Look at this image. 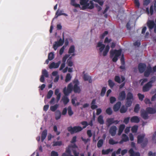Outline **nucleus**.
Masks as SVG:
<instances>
[{
  "label": "nucleus",
  "instance_id": "1",
  "mask_svg": "<svg viewBox=\"0 0 156 156\" xmlns=\"http://www.w3.org/2000/svg\"><path fill=\"white\" fill-rule=\"evenodd\" d=\"M96 47H99V50L100 55H101L102 51L105 48V50L102 52V55L103 56H105L107 55L110 49V46L109 45H108L105 47V45L102 44V42L100 41L98 43Z\"/></svg>",
  "mask_w": 156,
  "mask_h": 156
},
{
  "label": "nucleus",
  "instance_id": "2",
  "mask_svg": "<svg viewBox=\"0 0 156 156\" xmlns=\"http://www.w3.org/2000/svg\"><path fill=\"white\" fill-rule=\"evenodd\" d=\"M122 50L121 49L119 50H111L110 51V58H112V61L114 62H116L118 60V57L121 55Z\"/></svg>",
  "mask_w": 156,
  "mask_h": 156
},
{
  "label": "nucleus",
  "instance_id": "3",
  "mask_svg": "<svg viewBox=\"0 0 156 156\" xmlns=\"http://www.w3.org/2000/svg\"><path fill=\"white\" fill-rule=\"evenodd\" d=\"M145 135L144 134L138 135L137 136V143L140 144L142 148H144L147 145L148 140L146 138H145Z\"/></svg>",
  "mask_w": 156,
  "mask_h": 156
},
{
  "label": "nucleus",
  "instance_id": "4",
  "mask_svg": "<svg viewBox=\"0 0 156 156\" xmlns=\"http://www.w3.org/2000/svg\"><path fill=\"white\" fill-rule=\"evenodd\" d=\"M88 0H86L84 4H82L81 3V0H80V4L83 6L82 8H80V9L84 10L86 9H92L94 8V4L93 2L91 1H89L88 2Z\"/></svg>",
  "mask_w": 156,
  "mask_h": 156
},
{
  "label": "nucleus",
  "instance_id": "5",
  "mask_svg": "<svg viewBox=\"0 0 156 156\" xmlns=\"http://www.w3.org/2000/svg\"><path fill=\"white\" fill-rule=\"evenodd\" d=\"M126 105L127 107L131 106L132 103V101L133 100V94L130 92L128 93L126 98Z\"/></svg>",
  "mask_w": 156,
  "mask_h": 156
},
{
  "label": "nucleus",
  "instance_id": "6",
  "mask_svg": "<svg viewBox=\"0 0 156 156\" xmlns=\"http://www.w3.org/2000/svg\"><path fill=\"white\" fill-rule=\"evenodd\" d=\"M119 121L114 120V118H108L106 120V125L107 127H108L113 124L117 125L119 123Z\"/></svg>",
  "mask_w": 156,
  "mask_h": 156
},
{
  "label": "nucleus",
  "instance_id": "7",
  "mask_svg": "<svg viewBox=\"0 0 156 156\" xmlns=\"http://www.w3.org/2000/svg\"><path fill=\"white\" fill-rule=\"evenodd\" d=\"M64 41V38H63L62 40L61 38H60L58 41L55 42L53 46L54 50H56L58 47L62 46L63 44Z\"/></svg>",
  "mask_w": 156,
  "mask_h": 156
},
{
  "label": "nucleus",
  "instance_id": "8",
  "mask_svg": "<svg viewBox=\"0 0 156 156\" xmlns=\"http://www.w3.org/2000/svg\"><path fill=\"white\" fill-rule=\"evenodd\" d=\"M75 83L73 87L74 92L75 93H80L81 91L80 89L78 86L79 84V82L77 80H75L74 81Z\"/></svg>",
  "mask_w": 156,
  "mask_h": 156
},
{
  "label": "nucleus",
  "instance_id": "9",
  "mask_svg": "<svg viewBox=\"0 0 156 156\" xmlns=\"http://www.w3.org/2000/svg\"><path fill=\"white\" fill-rule=\"evenodd\" d=\"M147 68V66L145 63H140L138 64V69L140 73H143Z\"/></svg>",
  "mask_w": 156,
  "mask_h": 156
},
{
  "label": "nucleus",
  "instance_id": "10",
  "mask_svg": "<svg viewBox=\"0 0 156 156\" xmlns=\"http://www.w3.org/2000/svg\"><path fill=\"white\" fill-rule=\"evenodd\" d=\"M144 76L146 77H147L149 76L151 73H152V68L149 65H148L147 67L146 70H145L144 72Z\"/></svg>",
  "mask_w": 156,
  "mask_h": 156
},
{
  "label": "nucleus",
  "instance_id": "11",
  "mask_svg": "<svg viewBox=\"0 0 156 156\" xmlns=\"http://www.w3.org/2000/svg\"><path fill=\"white\" fill-rule=\"evenodd\" d=\"M126 98V94L125 91L123 90L120 92L119 94L118 97V99L120 101L124 100Z\"/></svg>",
  "mask_w": 156,
  "mask_h": 156
},
{
  "label": "nucleus",
  "instance_id": "12",
  "mask_svg": "<svg viewBox=\"0 0 156 156\" xmlns=\"http://www.w3.org/2000/svg\"><path fill=\"white\" fill-rule=\"evenodd\" d=\"M116 127L115 126H113L110 128L109 133L112 136H114L116 134Z\"/></svg>",
  "mask_w": 156,
  "mask_h": 156
},
{
  "label": "nucleus",
  "instance_id": "13",
  "mask_svg": "<svg viewBox=\"0 0 156 156\" xmlns=\"http://www.w3.org/2000/svg\"><path fill=\"white\" fill-rule=\"evenodd\" d=\"M61 63V61H59L55 63L54 62L51 63L49 66V68L50 69L52 68H57L59 66Z\"/></svg>",
  "mask_w": 156,
  "mask_h": 156
},
{
  "label": "nucleus",
  "instance_id": "14",
  "mask_svg": "<svg viewBox=\"0 0 156 156\" xmlns=\"http://www.w3.org/2000/svg\"><path fill=\"white\" fill-rule=\"evenodd\" d=\"M147 26L150 30H152L154 27V28L156 25L154 21L151 20H149L147 22Z\"/></svg>",
  "mask_w": 156,
  "mask_h": 156
},
{
  "label": "nucleus",
  "instance_id": "15",
  "mask_svg": "<svg viewBox=\"0 0 156 156\" xmlns=\"http://www.w3.org/2000/svg\"><path fill=\"white\" fill-rule=\"evenodd\" d=\"M152 85H150L148 83L143 86L142 88V90L144 92H146L149 90L152 87Z\"/></svg>",
  "mask_w": 156,
  "mask_h": 156
},
{
  "label": "nucleus",
  "instance_id": "16",
  "mask_svg": "<svg viewBox=\"0 0 156 156\" xmlns=\"http://www.w3.org/2000/svg\"><path fill=\"white\" fill-rule=\"evenodd\" d=\"M148 113L144 109H142L141 110V116L144 119H147L148 118Z\"/></svg>",
  "mask_w": 156,
  "mask_h": 156
},
{
  "label": "nucleus",
  "instance_id": "17",
  "mask_svg": "<svg viewBox=\"0 0 156 156\" xmlns=\"http://www.w3.org/2000/svg\"><path fill=\"white\" fill-rule=\"evenodd\" d=\"M122 140L119 142V144H122L123 142H126L129 140V137L126 135L123 134L122 135Z\"/></svg>",
  "mask_w": 156,
  "mask_h": 156
},
{
  "label": "nucleus",
  "instance_id": "18",
  "mask_svg": "<svg viewBox=\"0 0 156 156\" xmlns=\"http://www.w3.org/2000/svg\"><path fill=\"white\" fill-rule=\"evenodd\" d=\"M121 105V103L120 101L117 102L113 106V109L114 112H116L119 111Z\"/></svg>",
  "mask_w": 156,
  "mask_h": 156
},
{
  "label": "nucleus",
  "instance_id": "19",
  "mask_svg": "<svg viewBox=\"0 0 156 156\" xmlns=\"http://www.w3.org/2000/svg\"><path fill=\"white\" fill-rule=\"evenodd\" d=\"M140 121L139 118L136 116H133L130 119V122L132 123H138Z\"/></svg>",
  "mask_w": 156,
  "mask_h": 156
},
{
  "label": "nucleus",
  "instance_id": "20",
  "mask_svg": "<svg viewBox=\"0 0 156 156\" xmlns=\"http://www.w3.org/2000/svg\"><path fill=\"white\" fill-rule=\"evenodd\" d=\"M146 111L148 113L150 114H154L156 112V109L151 107H147L146 109Z\"/></svg>",
  "mask_w": 156,
  "mask_h": 156
},
{
  "label": "nucleus",
  "instance_id": "21",
  "mask_svg": "<svg viewBox=\"0 0 156 156\" xmlns=\"http://www.w3.org/2000/svg\"><path fill=\"white\" fill-rule=\"evenodd\" d=\"M47 130L46 129L44 130L41 133V141L42 142H43L45 139L47 135Z\"/></svg>",
  "mask_w": 156,
  "mask_h": 156
},
{
  "label": "nucleus",
  "instance_id": "22",
  "mask_svg": "<svg viewBox=\"0 0 156 156\" xmlns=\"http://www.w3.org/2000/svg\"><path fill=\"white\" fill-rule=\"evenodd\" d=\"M129 153L130 154V156H140V154L139 152L135 153L133 149L132 148L130 149L129 151Z\"/></svg>",
  "mask_w": 156,
  "mask_h": 156
},
{
  "label": "nucleus",
  "instance_id": "23",
  "mask_svg": "<svg viewBox=\"0 0 156 156\" xmlns=\"http://www.w3.org/2000/svg\"><path fill=\"white\" fill-rule=\"evenodd\" d=\"M97 121L100 125H103L104 123L103 117L101 115H99L98 116L97 119Z\"/></svg>",
  "mask_w": 156,
  "mask_h": 156
},
{
  "label": "nucleus",
  "instance_id": "24",
  "mask_svg": "<svg viewBox=\"0 0 156 156\" xmlns=\"http://www.w3.org/2000/svg\"><path fill=\"white\" fill-rule=\"evenodd\" d=\"M62 10L59 11L58 10H57L55 13V18H57L58 16L62 15H64L65 16H67V15L66 14L62 12Z\"/></svg>",
  "mask_w": 156,
  "mask_h": 156
},
{
  "label": "nucleus",
  "instance_id": "25",
  "mask_svg": "<svg viewBox=\"0 0 156 156\" xmlns=\"http://www.w3.org/2000/svg\"><path fill=\"white\" fill-rule=\"evenodd\" d=\"M61 101L64 105H66L69 102V100L66 96H64L62 98Z\"/></svg>",
  "mask_w": 156,
  "mask_h": 156
},
{
  "label": "nucleus",
  "instance_id": "26",
  "mask_svg": "<svg viewBox=\"0 0 156 156\" xmlns=\"http://www.w3.org/2000/svg\"><path fill=\"white\" fill-rule=\"evenodd\" d=\"M113 150L112 149H108L106 150L103 149L102 150L101 152L102 154L105 155L108 154L110 152H112Z\"/></svg>",
  "mask_w": 156,
  "mask_h": 156
},
{
  "label": "nucleus",
  "instance_id": "27",
  "mask_svg": "<svg viewBox=\"0 0 156 156\" xmlns=\"http://www.w3.org/2000/svg\"><path fill=\"white\" fill-rule=\"evenodd\" d=\"M61 113L60 111L59 110H57L55 112V118L56 120L59 119L61 117Z\"/></svg>",
  "mask_w": 156,
  "mask_h": 156
},
{
  "label": "nucleus",
  "instance_id": "28",
  "mask_svg": "<svg viewBox=\"0 0 156 156\" xmlns=\"http://www.w3.org/2000/svg\"><path fill=\"white\" fill-rule=\"evenodd\" d=\"M70 4L74 6L76 8H80L81 7L80 5L78 4H76L75 3V0H71V3Z\"/></svg>",
  "mask_w": 156,
  "mask_h": 156
},
{
  "label": "nucleus",
  "instance_id": "29",
  "mask_svg": "<svg viewBox=\"0 0 156 156\" xmlns=\"http://www.w3.org/2000/svg\"><path fill=\"white\" fill-rule=\"evenodd\" d=\"M62 144V141H54L53 143L52 146L53 147L56 146H60Z\"/></svg>",
  "mask_w": 156,
  "mask_h": 156
},
{
  "label": "nucleus",
  "instance_id": "30",
  "mask_svg": "<svg viewBox=\"0 0 156 156\" xmlns=\"http://www.w3.org/2000/svg\"><path fill=\"white\" fill-rule=\"evenodd\" d=\"M104 141V140L102 139L99 140L97 143V147L99 148L101 147L103 144Z\"/></svg>",
  "mask_w": 156,
  "mask_h": 156
},
{
  "label": "nucleus",
  "instance_id": "31",
  "mask_svg": "<svg viewBox=\"0 0 156 156\" xmlns=\"http://www.w3.org/2000/svg\"><path fill=\"white\" fill-rule=\"evenodd\" d=\"M75 51L74 46L73 45H71L69 49L68 53L70 54L74 53L75 52Z\"/></svg>",
  "mask_w": 156,
  "mask_h": 156
},
{
  "label": "nucleus",
  "instance_id": "32",
  "mask_svg": "<svg viewBox=\"0 0 156 156\" xmlns=\"http://www.w3.org/2000/svg\"><path fill=\"white\" fill-rule=\"evenodd\" d=\"M68 113L69 116H72L73 114V112L72 110V108L71 106H69L67 108Z\"/></svg>",
  "mask_w": 156,
  "mask_h": 156
},
{
  "label": "nucleus",
  "instance_id": "33",
  "mask_svg": "<svg viewBox=\"0 0 156 156\" xmlns=\"http://www.w3.org/2000/svg\"><path fill=\"white\" fill-rule=\"evenodd\" d=\"M74 129V126L73 127L70 126L67 128L68 131L72 134L75 133V130Z\"/></svg>",
  "mask_w": 156,
  "mask_h": 156
},
{
  "label": "nucleus",
  "instance_id": "34",
  "mask_svg": "<svg viewBox=\"0 0 156 156\" xmlns=\"http://www.w3.org/2000/svg\"><path fill=\"white\" fill-rule=\"evenodd\" d=\"M140 105L139 104H136L135 106L134 112L136 113H138L140 109Z\"/></svg>",
  "mask_w": 156,
  "mask_h": 156
},
{
  "label": "nucleus",
  "instance_id": "35",
  "mask_svg": "<svg viewBox=\"0 0 156 156\" xmlns=\"http://www.w3.org/2000/svg\"><path fill=\"white\" fill-rule=\"evenodd\" d=\"M72 78V76L69 73H67L66 75V79H65V82L66 83L69 81Z\"/></svg>",
  "mask_w": 156,
  "mask_h": 156
},
{
  "label": "nucleus",
  "instance_id": "36",
  "mask_svg": "<svg viewBox=\"0 0 156 156\" xmlns=\"http://www.w3.org/2000/svg\"><path fill=\"white\" fill-rule=\"evenodd\" d=\"M127 109L126 108L124 105H122L120 110L121 113H123L126 112L127 111Z\"/></svg>",
  "mask_w": 156,
  "mask_h": 156
},
{
  "label": "nucleus",
  "instance_id": "37",
  "mask_svg": "<svg viewBox=\"0 0 156 156\" xmlns=\"http://www.w3.org/2000/svg\"><path fill=\"white\" fill-rule=\"evenodd\" d=\"M74 129L75 133L80 132L83 129V128L80 126H74Z\"/></svg>",
  "mask_w": 156,
  "mask_h": 156
},
{
  "label": "nucleus",
  "instance_id": "38",
  "mask_svg": "<svg viewBox=\"0 0 156 156\" xmlns=\"http://www.w3.org/2000/svg\"><path fill=\"white\" fill-rule=\"evenodd\" d=\"M138 126L137 125H134L132 127L131 131L133 133H136L138 130Z\"/></svg>",
  "mask_w": 156,
  "mask_h": 156
},
{
  "label": "nucleus",
  "instance_id": "39",
  "mask_svg": "<svg viewBox=\"0 0 156 156\" xmlns=\"http://www.w3.org/2000/svg\"><path fill=\"white\" fill-rule=\"evenodd\" d=\"M58 107V105L55 104L54 106H51L50 107V109L52 112H55Z\"/></svg>",
  "mask_w": 156,
  "mask_h": 156
},
{
  "label": "nucleus",
  "instance_id": "40",
  "mask_svg": "<svg viewBox=\"0 0 156 156\" xmlns=\"http://www.w3.org/2000/svg\"><path fill=\"white\" fill-rule=\"evenodd\" d=\"M53 94V91L51 90H50L48 92L47 95V98L48 99H50L52 97Z\"/></svg>",
  "mask_w": 156,
  "mask_h": 156
},
{
  "label": "nucleus",
  "instance_id": "41",
  "mask_svg": "<svg viewBox=\"0 0 156 156\" xmlns=\"http://www.w3.org/2000/svg\"><path fill=\"white\" fill-rule=\"evenodd\" d=\"M106 113L108 115H110L112 113V110L110 107L108 108L106 110Z\"/></svg>",
  "mask_w": 156,
  "mask_h": 156
},
{
  "label": "nucleus",
  "instance_id": "42",
  "mask_svg": "<svg viewBox=\"0 0 156 156\" xmlns=\"http://www.w3.org/2000/svg\"><path fill=\"white\" fill-rule=\"evenodd\" d=\"M41 75H43L44 76L46 77H48V73L46 70L44 69L42 70Z\"/></svg>",
  "mask_w": 156,
  "mask_h": 156
},
{
  "label": "nucleus",
  "instance_id": "43",
  "mask_svg": "<svg viewBox=\"0 0 156 156\" xmlns=\"http://www.w3.org/2000/svg\"><path fill=\"white\" fill-rule=\"evenodd\" d=\"M54 58V55L53 53L51 52L49 53L48 55V59L51 61Z\"/></svg>",
  "mask_w": 156,
  "mask_h": 156
},
{
  "label": "nucleus",
  "instance_id": "44",
  "mask_svg": "<svg viewBox=\"0 0 156 156\" xmlns=\"http://www.w3.org/2000/svg\"><path fill=\"white\" fill-rule=\"evenodd\" d=\"M108 82L109 86L111 88H112L115 85L114 83L111 80H109Z\"/></svg>",
  "mask_w": 156,
  "mask_h": 156
},
{
  "label": "nucleus",
  "instance_id": "45",
  "mask_svg": "<svg viewBox=\"0 0 156 156\" xmlns=\"http://www.w3.org/2000/svg\"><path fill=\"white\" fill-rule=\"evenodd\" d=\"M68 89H66V87H65L63 90V92L64 94L65 95V96H68L69 94L71 93V92L69 91L68 90Z\"/></svg>",
  "mask_w": 156,
  "mask_h": 156
},
{
  "label": "nucleus",
  "instance_id": "46",
  "mask_svg": "<svg viewBox=\"0 0 156 156\" xmlns=\"http://www.w3.org/2000/svg\"><path fill=\"white\" fill-rule=\"evenodd\" d=\"M109 144L111 145H114L117 144L118 142L117 141H115L113 139H110L108 141Z\"/></svg>",
  "mask_w": 156,
  "mask_h": 156
},
{
  "label": "nucleus",
  "instance_id": "47",
  "mask_svg": "<svg viewBox=\"0 0 156 156\" xmlns=\"http://www.w3.org/2000/svg\"><path fill=\"white\" fill-rule=\"evenodd\" d=\"M114 80L116 82L118 83H121L120 78L118 76H115Z\"/></svg>",
  "mask_w": 156,
  "mask_h": 156
},
{
  "label": "nucleus",
  "instance_id": "48",
  "mask_svg": "<svg viewBox=\"0 0 156 156\" xmlns=\"http://www.w3.org/2000/svg\"><path fill=\"white\" fill-rule=\"evenodd\" d=\"M67 89H68L67 90L69 91L71 93L72 92L73 90V87L71 83H70L68 84Z\"/></svg>",
  "mask_w": 156,
  "mask_h": 156
},
{
  "label": "nucleus",
  "instance_id": "49",
  "mask_svg": "<svg viewBox=\"0 0 156 156\" xmlns=\"http://www.w3.org/2000/svg\"><path fill=\"white\" fill-rule=\"evenodd\" d=\"M137 96L138 97L139 100L141 101H142L144 98V95L140 93H138L137 94Z\"/></svg>",
  "mask_w": 156,
  "mask_h": 156
},
{
  "label": "nucleus",
  "instance_id": "50",
  "mask_svg": "<svg viewBox=\"0 0 156 156\" xmlns=\"http://www.w3.org/2000/svg\"><path fill=\"white\" fill-rule=\"evenodd\" d=\"M106 91V88L105 87H103L101 90V96H104L105 94Z\"/></svg>",
  "mask_w": 156,
  "mask_h": 156
},
{
  "label": "nucleus",
  "instance_id": "51",
  "mask_svg": "<svg viewBox=\"0 0 156 156\" xmlns=\"http://www.w3.org/2000/svg\"><path fill=\"white\" fill-rule=\"evenodd\" d=\"M69 55L66 54L62 58V62L63 63H66V62L67 58L69 57Z\"/></svg>",
  "mask_w": 156,
  "mask_h": 156
},
{
  "label": "nucleus",
  "instance_id": "52",
  "mask_svg": "<svg viewBox=\"0 0 156 156\" xmlns=\"http://www.w3.org/2000/svg\"><path fill=\"white\" fill-rule=\"evenodd\" d=\"M91 77L89 76L87 74H85L83 75V79L85 81L88 80L89 78H90Z\"/></svg>",
  "mask_w": 156,
  "mask_h": 156
},
{
  "label": "nucleus",
  "instance_id": "53",
  "mask_svg": "<svg viewBox=\"0 0 156 156\" xmlns=\"http://www.w3.org/2000/svg\"><path fill=\"white\" fill-rule=\"evenodd\" d=\"M81 123L82 125L84 126L82 128L83 129L86 128L88 126V123L87 121H83Z\"/></svg>",
  "mask_w": 156,
  "mask_h": 156
},
{
  "label": "nucleus",
  "instance_id": "54",
  "mask_svg": "<svg viewBox=\"0 0 156 156\" xmlns=\"http://www.w3.org/2000/svg\"><path fill=\"white\" fill-rule=\"evenodd\" d=\"M156 80V78L155 77H153L151 79L150 81L148 82L150 85H152V84L154 83Z\"/></svg>",
  "mask_w": 156,
  "mask_h": 156
},
{
  "label": "nucleus",
  "instance_id": "55",
  "mask_svg": "<svg viewBox=\"0 0 156 156\" xmlns=\"http://www.w3.org/2000/svg\"><path fill=\"white\" fill-rule=\"evenodd\" d=\"M66 63L68 66L70 67H71L73 65V62L72 60H67Z\"/></svg>",
  "mask_w": 156,
  "mask_h": 156
},
{
  "label": "nucleus",
  "instance_id": "56",
  "mask_svg": "<svg viewBox=\"0 0 156 156\" xmlns=\"http://www.w3.org/2000/svg\"><path fill=\"white\" fill-rule=\"evenodd\" d=\"M58 153L55 151H52L51 154V156H58Z\"/></svg>",
  "mask_w": 156,
  "mask_h": 156
},
{
  "label": "nucleus",
  "instance_id": "57",
  "mask_svg": "<svg viewBox=\"0 0 156 156\" xmlns=\"http://www.w3.org/2000/svg\"><path fill=\"white\" fill-rule=\"evenodd\" d=\"M116 100V98L113 97H111L110 98V102L111 104L113 103Z\"/></svg>",
  "mask_w": 156,
  "mask_h": 156
},
{
  "label": "nucleus",
  "instance_id": "58",
  "mask_svg": "<svg viewBox=\"0 0 156 156\" xmlns=\"http://www.w3.org/2000/svg\"><path fill=\"white\" fill-rule=\"evenodd\" d=\"M134 3L135 4V6L137 7V8H139L140 6L139 0H134Z\"/></svg>",
  "mask_w": 156,
  "mask_h": 156
},
{
  "label": "nucleus",
  "instance_id": "59",
  "mask_svg": "<svg viewBox=\"0 0 156 156\" xmlns=\"http://www.w3.org/2000/svg\"><path fill=\"white\" fill-rule=\"evenodd\" d=\"M130 118L129 117H127L125 118L123 120V122L125 124H127L129 122Z\"/></svg>",
  "mask_w": 156,
  "mask_h": 156
},
{
  "label": "nucleus",
  "instance_id": "60",
  "mask_svg": "<svg viewBox=\"0 0 156 156\" xmlns=\"http://www.w3.org/2000/svg\"><path fill=\"white\" fill-rule=\"evenodd\" d=\"M147 81L148 80L147 78H144L140 80V81L141 82V85H143L144 83L147 82Z\"/></svg>",
  "mask_w": 156,
  "mask_h": 156
},
{
  "label": "nucleus",
  "instance_id": "61",
  "mask_svg": "<svg viewBox=\"0 0 156 156\" xmlns=\"http://www.w3.org/2000/svg\"><path fill=\"white\" fill-rule=\"evenodd\" d=\"M65 49V46H62L60 49L59 51V53L60 55H62L64 52V49Z\"/></svg>",
  "mask_w": 156,
  "mask_h": 156
},
{
  "label": "nucleus",
  "instance_id": "62",
  "mask_svg": "<svg viewBox=\"0 0 156 156\" xmlns=\"http://www.w3.org/2000/svg\"><path fill=\"white\" fill-rule=\"evenodd\" d=\"M144 102L146 104H151V103L150 101V100L148 98H146L144 100Z\"/></svg>",
  "mask_w": 156,
  "mask_h": 156
},
{
  "label": "nucleus",
  "instance_id": "63",
  "mask_svg": "<svg viewBox=\"0 0 156 156\" xmlns=\"http://www.w3.org/2000/svg\"><path fill=\"white\" fill-rule=\"evenodd\" d=\"M125 127V126L124 124H121L119 126V129L123 131Z\"/></svg>",
  "mask_w": 156,
  "mask_h": 156
},
{
  "label": "nucleus",
  "instance_id": "64",
  "mask_svg": "<svg viewBox=\"0 0 156 156\" xmlns=\"http://www.w3.org/2000/svg\"><path fill=\"white\" fill-rule=\"evenodd\" d=\"M156 135V131L153 134V137H152V140L154 143H156V140L155 139V136Z\"/></svg>",
  "mask_w": 156,
  "mask_h": 156
}]
</instances>
